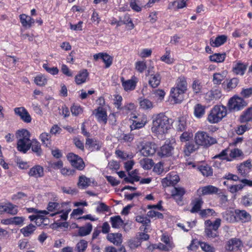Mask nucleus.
<instances>
[{"label":"nucleus","mask_w":252,"mask_h":252,"mask_svg":"<svg viewBox=\"0 0 252 252\" xmlns=\"http://www.w3.org/2000/svg\"><path fill=\"white\" fill-rule=\"evenodd\" d=\"M51 137L50 134L46 132L42 133L39 136L42 144L48 147L51 146Z\"/></svg>","instance_id":"f704fd0d"},{"label":"nucleus","mask_w":252,"mask_h":252,"mask_svg":"<svg viewBox=\"0 0 252 252\" xmlns=\"http://www.w3.org/2000/svg\"><path fill=\"white\" fill-rule=\"evenodd\" d=\"M238 82L239 80L237 78H232L227 83V88L229 89H232L233 88H235L237 86Z\"/></svg>","instance_id":"338daca9"},{"label":"nucleus","mask_w":252,"mask_h":252,"mask_svg":"<svg viewBox=\"0 0 252 252\" xmlns=\"http://www.w3.org/2000/svg\"><path fill=\"white\" fill-rule=\"evenodd\" d=\"M121 22L123 24L127 25L129 26L130 30L133 29L134 27V25L133 24L129 15L128 14H126L124 16L123 19L121 20Z\"/></svg>","instance_id":"8fccbe9b"},{"label":"nucleus","mask_w":252,"mask_h":252,"mask_svg":"<svg viewBox=\"0 0 252 252\" xmlns=\"http://www.w3.org/2000/svg\"><path fill=\"white\" fill-rule=\"evenodd\" d=\"M20 19L22 26L26 28H31L34 23L33 19L24 14L20 15Z\"/></svg>","instance_id":"412c9836"},{"label":"nucleus","mask_w":252,"mask_h":252,"mask_svg":"<svg viewBox=\"0 0 252 252\" xmlns=\"http://www.w3.org/2000/svg\"><path fill=\"white\" fill-rule=\"evenodd\" d=\"M16 136L18 139L17 143V150L24 154L30 149V132L25 129L19 130L16 133Z\"/></svg>","instance_id":"f03ea898"},{"label":"nucleus","mask_w":252,"mask_h":252,"mask_svg":"<svg viewBox=\"0 0 252 252\" xmlns=\"http://www.w3.org/2000/svg\"><path fill=\"white\" fill-rule=\"evenodd\" d=\"M195 143L197 145L209 147L217 143V140L204 131H198L194 136Z\"/></svg>","instance_id":"20e7f679"},{"label":"nucleus","mask_w":252,"mask_h":252,"mask_svg":"<svg viewBox=\"0 0 252 252\" xmlns=\"http://www.w3.org/2000/svg\"><path fill=\"white\" fill-rule=\"evenodd\" d=\"M241 203L245 206L248 207L252 205V195L247 194L242 197Z\"/></svg>","instance_id":"09e8293b"},{"label":"nucleus","mask_w":252,"mask_h":252,"mask_svg":"<svg viewBox=\"0 0 252 252\" xmlns=\"http://www.w3.org/2000/svg\"><path fill=\"white\" fill-rule=\"evenodd\" d=\"M225 77V74L224 72L222 74L220 73H215L213 75V82L214 84H220L222 81L223 80Z\"/></svg>","instance_id":"a18cd8bd"},{"label":"nucleus","mask_w":252,"mask_h":252,"mask_svg":"<svg viewBox=\"0 0 252 252\" xmlns=\"http://www.w3.org/2000/svg\"><path fill=\"white\" fill-rule=\"evenodd\" d=\"M177 123V126L176 127V130L177 131L183 132L186 130V120L184 117H182L179 118Z\"/></svg>","instance_id":"4c0bfd02"},{"label":"nucleus","mask_w":252,"mask_h":252,"mask_svg":"<svg viewBox=\"0 0 252 252\" xmlns=\"http://www.w3.org/2000/svg\"><path fill=\"white\" fill-rule=\"evenodd\" d=\"M68 160L70 162L71 165L79 170H82L85 167V163L82 158L78 155L72 153L68 154L67 156Z\"/></svg>","instance_id":"423d86ee"},{"label":"nucleus","mask_w":252,"mask_h":252,"mask_svg":"<svg viewBox=\"0 0 252 252\" xmlns=\"http://www.w3.org/2000/svg\"><path fill=\"white\" fill-rule=\"evenodd\" d=\"M227 37L225 35L217 36L215 39L211 38L210 45L213 47H219L224 44L227 40Z\"/></svg>","instance_id":"b1692460"},{"label":"nucleus","mask_w":252,"mask_h":252,"mask_svg":"<svg viewBox=\"0 0 252 252\" xmlns=\"http://www.w3.org/2000/svg\"><path fill=\"white\" fill-rule=\"evenodd\" d=\"M140 107L144 109H148L153 108V103L148 99L143 98L139 101Z\"/></svg>","instance_id":"de8ad7c7"},{"label":"nucleus","mask_w":252,"mask_h":252,"mask_svg":"<svg viewBox=\"0 0 252 252\" xmlns=\"http://www.w3.org/2000/svg\"><path fill=\"white\" fill-rule=\"evenodd\" d=\"M175 88L179 90L181 92L185 93L187 90V83L184 77H180L178 78L177 83V86Z\"/></svg>","instance_id":"2f4dec72"},{"label":"nucleus","mask_w":252,"mask_h":252,"mask_svg":"<svg viewBox=\"0 0 252 252\" xmlns=\"http://www.w3.org/2000/svg\"><path fill=\"white\" fill-rule=\"evenodd\" d=\"M36 229V226L32 224L23 227L20 230V232L23 234L24 237H29L33 233Z\"/></svg>","instance_id":"7c9ffc66"},{"label":"nucleus","mask_w":252,"mask_h":252,"mask_svg":"<svg viewBox=\"0 0 252 252\" xmlns=\"http://www.w3.org/2000/svg\"><path fill=\"white\" fill-rule=\"evenodd\" d=\"M17 206L12 204H5L0 205V214L7 213L11 215H15L17 213Z\"/></svg>","instance_id":"f8f14e48"},{"label":"nucleus","mask_w":252,"mask_h":252,"mask_svg":"<svg viewBox=\"0 0 252 252\" xmlns=\"http://www.w3.org/2000/svg\"><path fill=\"white\" fill-rule=\"evenodd\" d=\"M172 196L179 204L182 201L183 196L185 193V190L183 188L175 187L171 191Z\"/></svg>","instance_id":"ddd939ff"},{"label":"nucleus","mask_w":252,"mask_h":252,"mask_svg":"<svg viewBox=\"0 0 252 252\" xmlns=\"http://www.w3.org/2000/svg\"><path fill=\"white\" fill-rule=\"evenodd\" d=\"M88 73L87 70H83L79 72L75 77V81L77 85H80L86 81Z\"/></svg>","instance_id":"bb28decb"},{"label":"nucleus","mask_w":252,"mask_h":252,"mask_svg":"<svg viewBox=\"0 0 252 252\" xmlns=\"http://www.w3.org/2000/svg\"><path fill=\"white\" fill-rule=\"evenodd\" d=\"M24 220L25 219L23 217H15L4 220V223L7 224H14L15 225H20L23 223Z\"/></svg>","instance_id":"72a5a7b5"},{"label":"nucleus","mask_w":252,"mask_h":252,"mask_svg":"<svg viewBox=\"0 0 252 252\" xmlns=\"http://www.w3.org/2000/svg\"><path fill=\"white\" fill-rule=\"evenodd\" d=\"M147 65L145 61H137L135 63V69L140 73H143L146 69Z\"/></svg>","instance_id":"603ef678"},{"label":"nucleus","mask_w":252,"mask_h":252,"mask_svg":"<svg viewBox=\"0 0 252 252\" xmlns=\"http://www.w3.org/2000/svg\"><path fill=\"white\" fill-rule=\"evenodd\" d=\"M102 60L105 63L106 68L109 67L112 63V57L107 53H103Z\"/></svg>","instance_id":"6e6d98bb"},{"label":"nucleus","mask_w":252,"mask_h":252,"mask_svg":"<svg viewBox=\"0 0 252 252\" xmlns=\"http://www.w3.org/2000/svg\"><path fill=\"white\" fill-rule=\"evenodd\" d=\"M16 115L25 123H29L32 121V118L28 111L23 107H16L14 109Z\"/></svg>","instance_id":"6e6552de"},{"label":"nucleus","mask_w":252,"mask_h":252,"mask_svg":"<svg viewBox=\"0 0 252 252\" xmlns=\"http://www.w3.org/2000/svg\"><path fill=\"white\" fill-rule=\"evenodd\" d=\"M205 107L200 104H196L194 107V115L197 118H200L205 113Z\"/></svg>","instance_id":"a19ab883"},{"label":"nucleus","mask_w":252,"mask_h":252,"mask_svg":"<svg viewBox=\"0 0 252 252\" xmlns=\"http://www.w3.org/2000/svg\"><path fill=\"white\" fill-rule=\"evenodd\" d=\"M156 149L157 146L155 144L147 143L143 146L140 152L144 157H148L153 155L156 153Z\"/></svg>","instance_id":"1a4fd4ad"},{"label":"nucleus","mask_w":252,"mask_h":252,"mask_svg":"<svg viewBox=\"0 0 252 252\" xmlns=\"http://www.w3.org/2000/svg\"><path fill=\"white\" fill-rule=\"evenodd\" d=\"M110 222L113 228H119L123 225L124 221L120 216H116L110 218Z\"/></svg>","instance_id":"473e14b6"},{"label":"nucleus","mask_w":252,"mask_h":252,"mask_svg":"<svg viewBox=\"0 0 252 252\" xmlns=\"http://www.w3.org/2000/svg\"><path fill=\"white\" fill-rule=\"evenodd\" d=\"M44 169L40 165H35L31 168L29 172L30 176L36 178H40L44 176Z\"/></svg>","instance_id":"dca6fc26"},{"label":"nucleus","mask_w":252,"mask_h":252,"mask_svg":"<svg viewBox=\"0 0 252 252\" xmlns=\"http://www.w3.org/2000/svg\"><path fill=\"white\" fill-rule=\"evenodd\" d=\"M192 137V134L186 130L184 131L180 136V140L181 142H187Z\"/></svg>","instance_id":"4d7b16f0"},{"label":"nucleus","mask_w":252,"mask_h":252,"mask_svg":"<svg viewBox=\"0 0 252 252\" xmlns=\"http://www.w3.org/2000/svg\"><path fill=\"white\" fill-rule=\"evenodd\" d=\"M70 110L72 114L76 116L82 112V109L80 106L79 105H73L71 107Z\"/></svg>","instance_id":"e2e57ef3"},{"label":"nucleus","mask_w":252,"mask_h":252,"mask_svg":"<svg viewBox=\"0 0 252 252\" xmlns=\"http://www.w3.org/2000/svg\"><path fill=\"white\" fill-rule=\"evenodd\" d=\"M95 116L99 122H102L104 124H106L107 121L106 112L102 107H99L97 108Z\"/></svg>","instance_id":"a878e982"},{"label":"nucleus","mask_w":252,"mask_h":252,"mask_svg":"<svg viewBox=\"0 0 252 252\" xmlns=\"http://www.w3.org/2000/svg\"><path fill=\"white\" fill-rule=\"evenodd\" d=\"M152 51L150 49H142L140 52L138 53V55L139 57L142 58H145L150 57L152 54Z\"/></svg>","instance_id":"680f3d73"},{"label":"nucleus","mask_w":252,"mask_h":252,"mask_svg":"<svg viewBox=\"0 0 252 252\" xmlns=\"http://www.w3.org/2000/svg\"><path fill=\"white\" fill-rule=\"evenodd\" d=\"M239 121L241 123H248L252 121V107L248 108L240 116Z\"/></svg>","instance_id":"4be33fe9"},{"label":"nucleus","mask_w":252,"mask_h":252,"mask_svg":"<svg viewBox=\"0 0 252 252\" xmlns=\"http://www.w3.org/2000/svg\"><path fill=\"white\" fill-rule=\"evenodd\" d=\"M219 190V188L212 185H208L201 188L198 190V191H200L201 194L204 195L216 194L218 192Z\"/></svg>","instance_id":"5701e85b"},{"label":"nucleus","mask_w":252,"mask_h":252,"mask_svg":"<svg viewBox=\"0 0 252 252\" xmlns=\"http://www.w3.org/2000/svg\"><path fill=\"white\" fill-rule=\"evenodd\" d=\"M240 94L244 97H249L252 94V88L243 89Z\"/></svg>","instance_id":"774afa93"},{"label":"nucleus","mask_w":252,"mask_h":252,"mask_svg":"<svg viewBox=\"0 0 252 252\" xmlns=\"http://www.w3.org/2000/svg\"><path fill=\"white\" fill-rule=\"evenodd\" d=\"M203 201L201 199H197L195 201L193 206L190 210V212L192 213L197 212L200 211L201 207Z\"/></svg>","instance_id":"13d9d810"},{"label":"nucleus","mask_w":252,"mask_h":252,"mask_svg":"<svg viewBox=\"0 0 252 252\" xmlns=\"http://www.w3.org/2000/svg\"><path fill=\"white\" fill-rule=\"evenodd\" d=\"M235 215L242 222H247L250 220L251 216L249 213L245 210H236Z\"/></svg>","instance_id":"393cba45"},{"label":"nucleus","mask_w":252,"mask_h":252,"mask_svg":"<svg viewBox=\"0 0 252 252\" xmlns=\"http://www.w3.org/2000/svg\"><path fill=\"white\" fill-rule=\"evenodd\" d=\"M122 86L126 91H132L135 88L137 83V78H132L131 79L125 80L123 77L121 78Z\"/></svg>","instance_id":"9b49d317"},{"label":"nucleus","mask_w":252,"mask_h":252,"mask_svg":"<svg viewBox=\"0 0 252 252\" xmlns=\"http://www.w3.org/2000/svg\"><path fill=\"white\" fill-rule=\"evenodd\" d=\"M86 146L91 151H99L101 147V143L96 139L87 138L86 140Z\"/></svg>","instance_id":"9d476101"},{"label":"nucleus","mask_w":252,"mask_h":252,"mask_svg":"<svg viewBox=\"0 0 252 252\" xmlns=\"http://www.w3.org/2000/svg\"><path fill=\"white\" fill-rule=\"evenodd\" d=\"M141 166L145 169H150L153 165V162L152 159L144 158L140 161Z\"/></svg>","instance_id":"c03bdc74"},{"label":"nucleus","mask_w":252,"mask_h":252,"mask_svg":"<svg viewBox=\"0 0 252 252\" xmlns=\"http://www.w3.org/2000/svg\"><path fill=\"white\" fill-rule=\"evenodd\" d=\"M247 102L242 97L234 96L231 98L228 103L230 110L239 111L247 105Z\"/></svg>","instance_id":"39448f33"},{"label":"nucleus","mask_w":252,"mask_h":252,"mask_svg":"<svg viewBox=\"0 0 252 252\" xmlns=\"http://www.w3.org/2000/svg\"><path fill=\"white\" fill-rule=\"evenodd\" d=\"M235 212L230 210H227L222 213L223 219L228 223H234L238 221Z\"/></svg>","instance_id":"a211bd4d"},{"label":"nucleus","mask_w":252,"mask_h":252,"mask_svg":"<svg viewBox=\"0 0 252 252\" xmlns=\"http://www.w3.org/2000/svg\"><path fill=\"white\" fill-rule=\"evenodd\" d=\"M152 124V131L156 134H163L170 128L169 118L162 113L157 115Z\"/></svg>","instance_id":"f257e3e1"},{"label":"nucleus","mask_w":252,"mask_h":252,"mask_svg":"<svg viewBox=\"0 0 252 252\" xmlns=\"http://www.w3.org/2000/svg\"><path fill=\"white\" fill-rule=\"evenodd\" d=\"M34 81L37 85L43 86L47 84V80L45 76L39 75L35 77Z\"/></svg>","instance_id":"49530a36"},{"label":"nucleus","mask_w":252,"mask_h":252,"mask_svg":"<svg viewBox=\"0 0 252 252\" xmlns=\"http://www.w3.org/2000/svg\"><path fill=\"white\" fill-rule=\"evenodd\" d=\"M198 148V145L196 144L195 145L193 143H188L186 145L184 151L185 155L189 156L191 153L194 152Z\"/></svg>","instance_id":"e433bc0d"},{"label":"nucleus","mask_w":252,"mask_h":252,"mask_svg":"<svg viewBox=\"0 0 252 252\" xmlns=\"http://www.w3.org/2000/svg\"><path fill=\"white\" fill-rule=\"evenodd\" d=\"M88 246V243L86 241L82 240L76 245V249L77 252H84Z\"/></svg>","instance_id":"5fc2aeb1"},{"label":"nucleus","mask_w":252,"mask_h":252,"mask_svg":"<svg viewBox=\"0 0 252 252\" xmlns=\"http://www.w3.org/2000/svg\"><path fill=\"white\" fill-rule=\"evenodd\" d=\"M107 239L116 245H120L123 240L122 235L119 233L108 234L107 236Z\"/></svg>","instance_id":"aec40b11"},{"label":"nucleus","mask_w":252,"mask_h":252,"mask_svg":"<svg viewBox=\"0 0 252 252\" xmlns=\"http://www.w3.org/2000/svg\"><path fill=\"white\" fill-rule=\"evenodd\" d=\"M215 213V211L213 209H203L200 210V215L202 217H206L209 215H213V214Z\"/></svg>","instance_id":"69168bd1"},{"label":"nucleus","mask_w":252,"mask_h":252,"mask_svg":"<svg viewBox=\"0 0 252 252\" xmlns=\"http://www.w3.org/2000/svg\"><path fill=\"white\" fill-rule=\"evenodd\" d=\"M243 155L242 151L239 149H234L231 151L229 156L231 158H236Z\"/></svg>","instance_id":"0e129e2a"},{"label":"nucleus","mask_w":252,"mask_h":252,"mask_svg":"<svg viewBox=\"0 0 252 252\" xmlns=\"http://www.w3.org/2000/svg\"><path fill=\"white\" fill-rule=\"evenodd\" d=\"M227 115L226 107L223 105H215L210 111L207 120L211 124H217L222 120Z\"/></svg>","instance_id":"7ed1b4c3"},{"label":"nucleus","mask_w":252,"mask_h":252,"mask_svg":"<svg viewBox=\"0 0 252 252\" xmlns=\"http://www.w3.org/2000/svg\"><path fill=\"white\" fill-rule=\"evenodd\" d=\"M32 151L38 157H40L43 154L41 144L36 139H32L30 143V148Z\"/></svg>","instance_id":"6ab92c4d"},{"label":"nucleus","mask_w":252,"mask_h":252,"mask_svg":"<svg viewBox=\"0 0 252 252\" xmlns=\"http://www.w3.org/2000/svg\"><path fill=\"white\" fill-rule=\"evenodd\" d=\"M170 52L169 50H166V53H165V55L162 56L161 58H160V60L167 63V64H171L174 61V60L173 58H171L170 57Z\"/></svg>","instance_id":"864d4df0"},{"label":"nucleus","mask_w":252,"mask_h":252,"mask_svg":"<svg viewBox=\"0 0 252 252\" xmlns=\"http://www.w3.org/2000/svg\"><path fill=\"white\" fill-rule=\"evenodd\" d=\"M225 54L215 53L213 55L210 56L209 59L211 61L217 63L223 62L225 58Z\"/></svg>","instance_id":"58836bf2"},{"label":"nucleus","mask_w":252,"mask_h":252,"mask_svg":"<svg viewBox=\"0 0 252 252\" xmlns=\"http://www.w3.org/2000/svg\"><path fill=\"white\" fill-rule=\"evenodd\" d=\"M247 68V65L240 62H238L233 67V71L237 74L243 75Z\"/></svg>","instance_id":"c9c22d12"},{"label":"nucleus","mask_w":252,"mask_h":252,"mask_svg":"<svg viewBox=\"0 0 252 252\" xmlns=\"http://www.w3.org/2000/svg\"><path fill=\"white\" fill-rule=\"evenodd\" d=\"M93 226L91 223H87L85 225L80 227L78 234L80 236H85L89 234L92 230Z\"/></svg>","instance_id":"cd10ccee"},{"label":"nucleus","mask_w":252,"mask_h":252,"mask_svg":"<svg viewBox=\"0 0 252 252\" xmlns=\"http://www.w3.org/2000/svg\"><path fill=\"white\" fill-rule=\"evenodd\" d=\"M161 78L159 74H151V78L149 80V83L152 88H157L160 83Z\"/></svg>","instance_id":"c85d7f7f"},{"label":"nucleus","mask_w":252,"mask_h":252,"mask_svg":"<svg viewBox=\"0 0 252 252\" xmlns=\"http://www.w3.org/2000/svg\"><path fill=\"white\" fill-rule=\"evenodd\" d=\"M221 219H217V222L214 225V228H205V236L209 238L213 239L219 236L218 228L220 225Z\"/></svg>","instance_id":"0eeeda50"},{"label":"nucleus","mask_w":252,"mask_h":252,"mask_svg":"<svg viewBox=\"0 0 252 252\" xmlns=\"http://www.w3.org/2000/svg\"><path fill=\"white\" fill-rule=\"evenodd\" d=\"M91 183V179L86 177L84 175H82L79 177V181L78 182V186L81 189H86L89 186Z\"/></svg>","instance_id":"c756f323"},{"label":"nucleus","mask_w":252,"mask_h":252,"mask_svg":"<svg viewBox=\"0 0 252 252\" xmlns=\"http://www.w3.org/2000/svg\"><path fill=\"white\" fill-rule=\"evenodd\" d=\"M174 148L169 144H165L160 148L158 154L161 157H170L173 154Z\"/></svg>","instance_id":"f3484780"},{"label":"nucleus","mask_w":252,"mask_h":252,"mask_svg":"<svg viewBox=\"0 0 252 252\" xmlns=\"http://www.w3.org/2000/svg\"><path fill=\"white\" fill-rule=\"evenodd\" d=\"M199 170L204 176L206 177L211 176L213 175V169L207 165L200 166Z\"/></svg>","instance_id":"37998d69"},{"label":"nucleus","mask_w":252,"mask_h":252,"mask_svg":"<svg viewBox=\"0 0 252 252\" xmlns=\"http://www.w3.org/2000/svg\"><path fill=\"white\" fill-rule=\"evenodd\" d=\"M141 245V241L138 239V237H136L134 240H130L128 241V245L129 247L132 249H134L138 247Z\"/></svg>","instance_id":"bf43d9fd"},{"label":"nucleus","mask_w":252,"mask_h":252,"mask_svg":"<svg viewBox=\"0 0 252 252\" xmlns=\"http://www.w3.org/2000/svg\"><path fill=\"white\" fill-rule=\"evenodd\" d=\"M209 96L210 98V99H218L220 98L221 96V91L219 89H215L214 90H212L209 94Z\"/></svg>","instance_id":"3c124183"},{"label":"nucleus","mask_w":252,"mask_h":252,"mask_svg":"<svg viewBox=\"0 0 252 252\" xmlns=\"http://www.w3.org/2000/svg\"><path fill=\"white\" fill-rule=\"evenodd\" d=\"M241 182L243 184H239L237 185L231 186L229 188V191L232 193H234L243 189L245 186H252V181L247 179H242L240 180Z\"/></svg>","instance_id":"2eb2a0df"},{"label":"nucleus","mask_w":252,"mask_h":252,"mask_svg":"<svg viewBox=\"0 0 252 252\" xmlns=\"http://www.w3.org/2000/svg\"><path fill=\"white\" fill-rule=\"evenodd\" d=\"M184 92H181V91L175 88H173L170 91V96L172 98L175 103H180L183 100V95Z\"/></svg>","instance_id":"4468645a"},{"label":"nucleus","mask_w":252,"mask_h":252,"mask_svg":"<svg viewBox=\"0 0 252 252\" xmlns=\"http://www.w3.org/2000/svg\"><path fill=\"white\" fill-rule=\"evenodd\" d=\"M146 123V117L144 116L141 121H133L132 125L130 126L131 129L140 128L144 126Z\"/></svg>","instance_id":"ea45409f"},{"label":"nucleus","mask_w":252,"mask_h":252,"mask_svg":"<svg viewBox=\"0 0 252 252\" xmlns=\"http://www.w3.org/2000/svg\"><path fill=\"white\" fill-rule=\"evenodd\" d=\"M43 67L49 73L52 75L57 74L59 72V69L57 67H49L47 64L44 63Z\"/></svg>","instance_id":"052dcab7"},{"label":"nucleus","mask_w":252,"mask_h":252,"mask_svg":"<svg viewBox=\"0 0 252 252\" xmlns=\"http://www.w3.org/2000/svg\"><path fill=\"white\" fill-rule=\"evenodd\" d=\"M198 243L200 246L201 249L205 252H215V248L207 243L199 241Z\"/></svg>","instance_id":"79ce46f5"}]
</instances>
